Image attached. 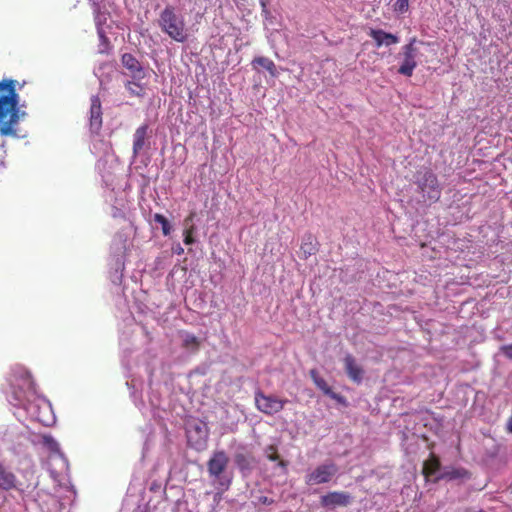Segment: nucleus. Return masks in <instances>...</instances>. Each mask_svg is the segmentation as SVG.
I'll list each match as a JSON object with an SVG mask.
<instances>
[{
    "instance_id": "nucleus-1",
    "label": "nucleus",
    "mask_w": 512,
    "mask_h": 512,
    "mask_svg": "<svg viewBox=\"0 0 512 512\" xmlns=\"http://www.w3.org/2000/svg\"><path fill=\"white\" fill-rule=\"evenodd\" d=\"M7 400L12 406L22 408L31 420L44 426L55 422L50 402L37 394L30 373L23 366L16 365L11 369Z\"/></svg>"
},
{
    "instance_id": "nucleus-2",
    "label": "nucleus",
    "mask_w": 512,
    "mask_h": 512,
    "mask_svg": "<svg viewBox=\"0 0 512 512\" xmlns=\"http://www.w3.org/2000/svg\"><path fill=\"white\" fill-rule=\"evenodd\" d=\"M0 90L7 95L0 96V134L2 136H16L15 127L20 119L26 117V112L19 107V95L15 91V81L4 79L0 81Z\"/></svg>"
},
{
    "instance_id": "nucleus-3",
    "label": "nucleus",
    "mask_w": 512,
    "mask_h": 512,
    "mask_svg": "<svg viewBox=\"0 0 512 512\" xmlns=\"http://www.w3.org/2000/svg\"><path fill=\"white\" fill-rule=\"evenodd\" d=\"M230 459L225 451H215L207 462V471L211 484L217 489L215 501H220L222 493L227 491L232 483L233 473L229 469Z\"/></svg>"
},
{
    "instance_id": "nucleus-4",
    "label": "nucleus",
    "mask_w": 512,
    "mask_h": 512,
    "mask_svg": "<svg viewBox=\"0 0 512 512\" xmlns=\"http://www.w3.org/2000/svg\"><path fill=\"white\" fill-rule=\"evenodd\" d=\"M158 25L172 40L183 43L188 39L185 18L172 5H167L160 13Z\"/></svg>"
},
{
    "instance_id": "nucleus-5",
    "label": "nucleus",
    "mask_w": 512,
    "mask_h": 512,
    "mask_svg": "<svg viewBox=\"0 0 512 512\" xmlns=\"http://www.w3.org/2000/svg\"><path fill=\"white\" fill-rule=\"evenodd\" d=\"M422 46H429L421 40H417L415 37L411 38L407 44L401 48V52L398 54L399 67L398 73L411 77L418 63L421 61L423 53L421 52Z\"/></svg>"
},
{
    "instance_id": "nucleus-6",
    "label": "nucleus",
    "mask_w": 512,
    "mask_h": 512,
    "mask_svg": "<svg viewBox=\"0 0 512 512\" xmlns=\"http://www.w3.org/2000/svg\"><path fill=\"white\" fill-rule=\"evenodd\" d=\"M417 186L425 200L436 202L440 199L441 188L436 175L430 170L420 172L417 177Z\"/></svg>"
},
{
    "instance_id": "nucleus-7",
    "label": "nucleus",
    "mask_w": 512,
    "mask_h": 512,
    "mask_svg": "<svg viewBox=\"0 0 512 512\" xmlns=\"http://www.w3.org/2000/svg\"><path fill=\"white\" fill-rule=\"evenodd\" d=\"M337 473L338 466L332 461H327L308 471L305 475V483L307 485L325 484L330 482Z\"/></svg>"
},
{
    "instance_id": "nucleus-8",
    "label": "nucleus",
    "mask_w": 512,
    "mask_h": 512,
    "mask_svg": "<svg viewBox=\"0 0 512 512\" xmlns=\"http://www.w3.org/2000/svg\"><path fill=\"white\" fill-rule=\"evenodd\" d=\"M186 434L189 444L197 450L205 447L208 439V427L204 422L191 421L187 424Z\"/></svg>"
},
{
    "instance_id": "nucleus-9",
    "label": "nucleus",
    "mask_w": 512,
    "mask_h": 512,
    "mask_svg": "<svg viewBox=\"0 0 512 512\" xmlns=\"http://www.w3.org/2000/svg\"><path fill=\"white\" fill-rule=\"evenodd\" d=\"M287 402V400L280 399L274 395H266L261 391L255 393L257 409L267 415H274L280 412Z\"/></svg>"
},
{
    "instance_id": "nucleus-10",
    "label": "nucleus",
    "mask_w": 512,
    "mask_h": 512,
    "mask_svg": "<svg viewBox=\"0 0 512 512\" xmlns=\"http://www.w3.org/2000/svg\"><path fill=\"white\" fill-rule=\"evenodd\" d=\"M94 13L97 34L100 39L99 53H105L109 45V40L106 36V30L104 27L108 19V14L106 12H102L97 4H94Z\"/></svg>"
},
{
    "instance_id": "nucleus-11",
    "label": "nucleus",
    "mask_w": 512,
    "mask_h": 512,
    "mask_svg": "<svg viewBox=\"0 0 512 512\" xmlns=\"http://www.w3.org/2000/svg\"><path fill=\"white\" fill-rule=\"evenodd\" d=\"M321 505L325 508L334 509L336 507H345L351 502L350 494L346 492H329L321 497Z\"/></svg>"
},
{
    "instance_id": "nucleus-12",
    "label": "nucleus",
    "mask_w": 512,
    "mask_h": 512,
    "mask_svg": "<svg viewBox=\"0 0 512 512\" xmlns=\"http://www.w3.org/2000/svg\"><path fill=\"white\" fill-rule=\"evenodd\" d=\"M121 61L123 66L128 70L129 75L134 80H142L145 77V72L141 63L132 54H123Z\"/></svg>"
},
{
    "instance_id": "nucleus-13",
    "label": "nucleus",
    "mask_w": 512,
    "mask_h": 512,
    "mask_svg": "<svg viewBox=\"0 0 512 512\" xmlns=\"http://www.w3.org/2000/svg\"><path fill=\"white\" fill-rule=\"evenodd\" d=\"M89 124L93 133H97L102 127V108L98 96L91 97Z\"/></svg>"
},
{
    "instance_id": "nucleus-14",
    "label": "nucleus",
    "mask_w": 512,
    "mask_h": 512,
    "mask_svg": "<svg viewBox=\"0 0 512 512\" xmlns=\"http://www.w3.org/2000/svg\"><path fill=\"white\" fill-rule=\"evenodd\" d=\"M368 35L375 41L378 48L381 46L389 47L400 41L397 35L385 32L382 29H370Z\"/></svg>"
},
{
    "instance_id": "nucleus-15",
    "label": "nucleus",
    "mask_w": 512,
    "mask_h": 512,
    "mask_svg": "<svg viewBox=\"0 0 512 512\" xmlns=\"http://www.w3.org/2000/svg\"><path fill=\"white\" fill-rule=\"evenodd\" d=\"M148 137V125L143 124L139 126L133 135V156L137 157L144 150V148H149V145L146 143Z\"/></svg>"
},
{
    "instance_id": "nucleus-16",
    "label": "nucleus",
    "mask_w": 512,
    "mask_h": 512,
    "mask_svg": "<svg viewBox=\"0 0 512 512\" xmlns=\"http://www.w3.org/2000/svg\"><path fill=\"white\" fill-rule=\"evenodd\" d=\"M343 361H344V366H345V370H346L348 377L352 381H354L356 383H360L363 380V375H364V371H363L362 367L356 363L355 358L350 354H347L344 357Z\"/></svg>"
},
{
    "instance_id": "nucleus-17",
    "label": "nucleus",
    "mask_w": 512,
    "mask_h": 512,
    "mask_svg": "<svg viewBox=\"0 0 512 512\" xmlns=\"http://www.w3.org/2000/svg\"><path fill=\"white\" fill-rule=\"evenodd\" d=\"M17 479L12 471L0 463V489L10 490L16 487Z\"/></svg>"
},
{
    "instance_id": "nucleus-18",
    "label": "nucleus",
    "mask_w": 512,
    "mask_h": 512,
    "mask_svg": "<svg viewBox=\"0 0 512 512\" xmlns=\"http://www.w3.org/2000/svg\"><path fill=\"white\" fill-rule=\"evenodd\" d=\"M42 444L48 450L54 453L55 456H58L59 459L63 462V464H66V458L60 451L59 443L51 435H43Z\"/></svg>"
},
{
    "instance_id": "nucleus-19",
    "label": "nucleus",
    "mask_w": 512,
    "mask_h": 512,
    "mask_svg": "<svg viewBox=\"0 0 512 512\" xmlns=\"http://www.w3.org/2000/svg\"><path fill=\"white\" fill-rule=\"evenodd\" d=\"M252 65L255 68L257 66H260V67L264 68L265 70H267L269 72V74L272 77H277V75H278V71H277L275 63L271 59H269L267 57H263V56L256 57L252 61Z\"/></svg>"
},
{
    "instance_id": "nucleus-20",
    "label": "nucleus",
    "mask_w": 512,
    "mask_h": 512,
    "mask_svg": "<svg viewBox=\"0 0 512 512\" xmlns=\"http://www.w3.org/2000/svg\"><path fill=\"white\" fill-rule=\"evenodd\" d=\"M180 337H181V340H182V346L185 349L190 350V351H197L198 350L199 345H200V341L198 340V338L194 334L189 333L187 331H182L180 333Z\"/></svg>"
},
{
    "instance_id": "nucleus-21",
    "label": "nucleus",
    "mask_w": 512,
    "mask_h": 512,
    "mask_svg": "<svg viewBox=\"0 0 512 512\" xmlns=\"http://www.w3.org/2000/svg\"><path fill=\"white\" fill-rule=\"evenodd\" d=\"M114 245L117 247L115 249V265H116V271H122L124 269V262H123V254L126 250V243L125 241H119V243H116V239L114 240Z\"/></svg>"
},
{
    "instance_id": "nucleus-22",
    "label": "nucleus",
    "mask_w": 512,
    "mask_h": 512,
    "mask_svg": "<svg viewBox=\"0 0 512 512\" xmlns=\"http://www.w3.org/2000/svg\"><path fill=\"white\" fill-rule=\"evenodd\" d=\"M315 385L327 396L332 399H336L337 395L333 392L331 387L322 377H315Z\"/></svg>"
},
{
    "instance_id": "nucleus-23",
    "label": "nucleus",
    "mask_w": 512,
    "mask_h": 512,
    "mask_svg": "<svg viewBox=\"0 0 512 512\" xmlns=\"http://www.w3.org/2000/svg\"><path fill=\"white\" fill-rule=\"evenodd\" d=\"M154 221L161 225L162 232L165 236H168L171 233L172 226L165 216L156 213L154 215Z\"/></svg>"
},
{
    "instance_id": "nucleus-24",
    "label": "nucleus",
    "mask_w": 512,
    "mask_h": 512,
    "mask_svg": "<svg viewBox=\"0 0 512 512\" xmlns=\"http://www.w3.org/2000/svg\"><path fill=\"white\" fill-rule=\"evenodd\" d=\"M316 250L317 249L315 244L313 243L312 236H308L301 245V251L303 252L305 257H308L315 254Z\"/></svg>"
},
{
    "instance_id": "nucleus-25",
    "label": "nucleus",
    "mask_w": 512,
    "mask_h": 512,
    "mask_svg": "<svg viewBox=\"0 0 512 512\" xmlns=\"http://www.w3.org/2000/svg\"><path fill=\"white\" fill-rule=\"evenodd\" d=\"M468 473L464 469H452L449 471H446L442 475H440V478L448 479V480H454L459 478H465L467 477Z\"/></svg>"
},
{
    "instance_id": "nucleus-26",
    "label": "nucleus",
    "mask_w": 512,
    "mask_h": 512,
    "mask_svg": "<svg viewBox=\"0 0 512 512\" xmlns=\"http://www.w3.org/2000/svg\"><path fill=\"white\" fill-rule=\"evenodd\" d=\"M409 0H396L393 4V9L396 13L403 14L408 11Z\"/></svg>"
},
{
    "instance_id": "nucleus-27",
    "label": "nucleus",
    "mask_w": 512,
    "mask_h": 512,
    "mask_svg": "<svg viewBox=\"0 0 512 512\" xmlns=\"http://www.w3.org/2000/svg\"><path fill=\"white\" fill-rule=\"evenodd\" d=\"M111 68H112V66L110 63H101L94 68V74L100 80V83L103 82V80H102L103 70L111 69Z\"/></svg>"
},
{
    "instance_id": "nucleus-28",
    "label": "nucleus",
    "mask_w": 512,
    "mask_h": 512,
    "mask_svg": "<svg viewBox=\"0 0 512 512\" xmlns=\"http://www.w3.org/2000/svg\"><path fill=\"white\" fill-rule=\"evenodd\" d=\"M195 231L194 226H191L190 228L186 229L184 231V244L185 245H192L195 242V239L193 237V233Z\"/></svg>"
},
{
    "instance_id": "nucleus-29",
    "label": "nucleus",
    "mask_w": 512,
    "mask_h": 512,
    "mask_svg": "<svg viewBox=\"0 0 512 512\" xmlns=\"http://www.w3.org/2000/svg\"><path fill=\"white\" fill-rule=\"evenodd\" d=\"M126 88L133 95H140L141 87L135 81H128L126 84Z\"/></svg>"
},
{
    "instance_id": "nucleus-30",
    "label": "nucleus",
    "mask_w": 512,
    "mask_h": 512,
    "mask_svg": "<svg viewBox=\"0 0 512 512\" xmlns=\"http://www.w3.org/2000/svg\"><path fill=\"white\" fill-rule=\"evenodd\" d=\"M500 353L507 359L512 360V343L500 347Z\"/></svg>"
},
{
    "instance_id": "nucleus-31",
    "label": "nucleus",
    "mask_w": 512,
    "mask_h": 512,
    "mask_svg": "<svg viewBox=\"0 0 512 512\" xmlns=\"http://www.w3.org/2000/svg\"><path fill=\"white\" fill-rule=\"evenodd\" d=\"M236 463L237 465L239 466V468L241 470H245V469H248L249 468V463L248 461L246 460L245 456L242 455V454H238L236 456Z\"/></svg>"
},
{
    "instance_id": "nucleus-32",
    "label": "nucleus",
    "mask_w": 512,
    "mask_h": 512,
    "mask_svg": "<svg viewBox=\"0 0 512 512\" xmlns=\"http://www.w3.org/2000/svg\"><path fill=\"white\" fill-rule=\"evenodd\" d=\"M126 384L129 386L130 389H132L131 396L133 397L134 401L136 402V395H135V393H136V390L138 388L137 381L135 379H132L130 382L127 381Z\"/></svg>"
},
{
    "instance_id": "nucleus-33",
    "label": "nucleus",
    "mask_w": 512,
    "mask_h": 512,
    "mask_svg": "<svg viewBox=\"0 0 512 512\" xmlns=\"http://www.w3.org/2000/svg\"><path fill=\"white\" fill-rule=\"evenodd\" d=\"M266 455H267V458L270 459L271 461H276L278 459V455L275 453L273 446H270L266 450Z\"/></svg>"
},
{
    "instance_id": "nucleus-34",
    "label": "nucleus",
    "mask_w": 512,
    "mask_h": 512,
    "mask_svg": "<svg viewBox=\"0 0 512 512\" xmlns=\"http://www.w3.org/2000/svg\"><path fill=\"white\" fill-rule=\"evenodd\" d=\"M438 468H439V462L437 460H433L432 464H431V468L429 470V473L436 474Z\"/></svg>"
},
{
    "instance_id": "nucleus-35",
    "label": "nucleus",
    "mask_w": 512,
    "mask_h": 512,
    "mask_svg": "<svg viewBox=\"0 0 512 512\" xmlns=\"http://www.w3.org/2000/svg\"><path fill=\"white\" fill-rule=\"evenodd\" d=\"M173 252L176 254V255H182L184 253V249L183 247L178 243L176 245L173 246Z\"/></svg>"
},
{
    "instance_id": "nucleus-36",
    "label": "nucleus",
    "mask_w": 512,
    "mask_h": 512,
    "mask_svg": "<svg viewBox=\"0 0 512 512\" xmlns=\"http://www.w3.org/2000/svg\"><path fill=\"white\" fill-rule=\"evenodd\" d=\"M506 429L512 434V415L507 420Z\"/></svg>"
},
{
    "instance_id": "nucleus-37",
    "label": "nucleus",
    "mask_w": 512,
    "mask_h": 512,
    "mask_svg": "<svg viewBox=\"0 0 512 512\" xmlns=\"http://www.w3.org/2000/svg\"><path fill=\"white\" fill-rule=\"evenodd\" d=\"M310 375H311V378L314 383H315V377H320L316 370H311Z\"/></svg>"
},
{
    "instance_id": "nucleus-38",
    "label": "nucleus",
    "mask_w": 512,
    "mask_h": 512,
    "mask_svg": "<svg viewBox=\"0 0 512 512\" xmlns=\"http://www.w3.org/2000/svg\"><path fill=\"white\" fill-rule=\"evenodd\" d=\"M113 209H114V212H113V216L114 217H117L118 215H120V209L119 208L114 206Z\"/></svg>"
},
{
    "instance_id": "nucleus-39",
    "label": "nucleus",
    "mask_w": 512,
    "mask_h": 512,
    "mask_svg": "<svg viewBox=\"0 0 512 512\" xmlns=\"http://www.w3.org/2000/svg\"><path fill=\"white\" fill-rule=\"evenodd\" d=\"M104 182H105V184H106L107 186H109V185H110V184L108 183V180H104Z\"/></svg>"
}]
</instances>
